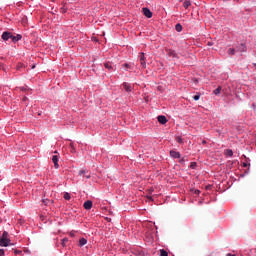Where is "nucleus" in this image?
Masks as SVG:
<instances>
[{
	"label": "nucleus",
	"instance_id": "obj_1",
	"mask_svg": "<svg viewBox=\"0 0 256 256\" xmlns=\"http://www.w3.org/2000/svg\"><path fill=\"white\" fill-rule=\"evenodd\" d=\"M11 239H9V232L4 231L0 238V247H9Z\"/></svg>",
	"mask_w": 256,
	"mask_h": 256
},
{
	"label": "nucleus",
	"instance_id": "obj_2",
	"mask_svg": "<svg viewBox=\"0 0 256 256\" xmlns=\"http://www.w3.org/2000/svg\"><path fill=\"white\" fill-rule=\"evenodd\" d=\"M140 65H141L142 69H145V67H147L145 53H140Z\"/></svg>",
	"mask_w": 256,
	"mask_h": 256
},
{
	"label": "nucleus",
	"instance_id": "obj_3",
	"mask_svg": "<svg viewBox=\"0 0 256 256\" xmlns=\"http://www.w3.org/2000/svg\"><path fill=\"white\" fill-rule=\"evenodd\" d=\"M142 13L145 17H147V19H151V17H153V12H151L149 8H143Z\"/></svg>",
	"mask_w": 256,
	"mask_h": 256
},
{
	"label": "nucleus",
	"instance_id": "obj_4",
	"mask_svg": "<svg viewBox=\"0 0 256 256\" xmlns=\"http://www.w3.org/2000/svg\"><path fill=\"white\" fill-rule=\"evenodd\" d=\"M78 175H80V176L84 175L86 177V179H91V174L89 173V171L87 169L79 170Z\"/></svg>",
	"mask_w": 256,
	"mask_h": 256
},
{
	"label": "nucleus",
	"instance_id": "obj_5",
	"mask_svg": "<svg viewBox=\"0 0 256 256\" xmlns=\"http://www.w3.org/2000/svg\"><path fill=\"white\" fill-rule=\"evenodd\" d=\"M13 33L11 32H3L2 39L3 41H9V39H12Z\"/></svg>",
	"mask_w": 256,
	"mask_h": 256
},
{
	"label": "nucleus",
	"instance_id": "obj_6",
	"mask_svg": "<svg viewBox=\"0 0 256 256\" xmlns=\"http://www.w3.org/2000/svg\"><path fill=\"white\" fill-rule=\"evenodd\" d=\"M167 55L168 57H170L171 59H179V56L175 53L174 50L169 49L167 50Z\"/></svg>",
	"mask_w": 256,
	"mask_h": 256
},
{
	"label": "nucleus",
	"instance_id": "obj_7",
	"mask_svg": "<svg viewBox=\"0 0 256 256\" xmlns=\"http://www.w3.org/2000/svg\"><path fill=\"white\" fill-rule=\"evenodd\" d=\"M236 50H237L239 53H245V52H247V46H245V44H239V45L236 47Z\"/></svg>",
	"mask_w": 256,
	"mask_h": 256
},
{
	"label": "nucleus",
	"instance_id": "obj_8",
	"mask_svg": "<svg viewBox=\"0 0 256 256\" xmlns=\"http://www.w3.org/2000/svg\"><path fill=\"white\" fill-rule=\"evenodd\" d=\"M83 207H84V209L89 211L90 209L93 208V202L91 200H88V201L84 202Z\"/></svg>",
	"mask_w": 256,
	"mask_h": 256
},
{
	"label": "nucleus",
	"instance_id": "obj_9",
	"mask_svg": "<svg viewBox=\"0 0 256 256\" xmlns=\"http://www.w3.org/2000/svg\"><path fill=\"white\" fill-rule=\"evenodd\" d=\"M52 162L54 163L55 169H59V156L57 155L52 156Z\"/></svg>",
	"mask_w": 256,
	"mask_h": 256
},
{
	"label": "nucleus",
	"instance_id": "obj_10",
	"mask_svg": "<svg viewBox=\"0 0 256 256\" xmlns=\"http://www.w3.org/2000/svg\"><path fill=\"white\" fill-rule=\"evenodd\" d=\"M170 157H173V159H180L181 158V154L175 150H171L170 151Z\"/></svg>",
	"mask_w": 256,
	"mask_h": 256
},
{
	"label": "nucleus",
	"instance_id": "obj_11",
	"mask_svg": "<svg viewBox=\"0 0 256 256\" xmlns=\"http://www.w3.org/2000/svg\"><path fill=\"white\" fill-rule=\"evenodd\" d=\"M158 119V123H160L161 125H165V123H167V117L160 115L157 117Z\"/></svg>",
	"mask_w": 256,
	"mask_h": 256
},
{
	"label": "nucleus",
	"instance_id": "obj_12",
	"mask_svg": "<svg viewBox=\"0 0 256 256\" xmlns=\"http://www.w3.org/2000/svg\"><path fill=\"white\" fill-rule=\"evenodd\" d=\"M21 39H23V36H21V34H18V35H16V36H13V35H12L11 41H12L13 43H17V41H21Z\"/></svg>",
	"mask_w": 256,
	"mask_h": 256
},
{
	"label": "nucleus",
	"instance_id": "obj_13",
	"mask_svg": "<svg viewBox=\"0 0 256 256\" xmlns=\"http://www.w3.org/2000/svg\"><path fill=\"white\" fill-rule=\"evenodd\" d=\"M123 88L125 89V91H127V93H131V84L130 83L124 82Z\"/></svg>",
	"mask_w": 256,
	"mask_h": 256
},
{
	"label": "nucleus",
	"instance_id": "obj_14",
	"mask_svg": "<svg viewBox=\"0 0 256 256\" xmlns=\"http://www.w3.org/2000/svg\"><path fill=\"white\" fill-rule=\"evenodd\" d=\"M104 67H105V69H108V71H113V65H111V63H109V62H106L104 64Z\"/></svg>",
	"mask_w": 256,
	"mask_h": 256
},
{
	"label": "nucleus",
	"instance_id": "obj_15",
	"mask_svg": "<svg viewBox=\"0 0 256 256\" xmlns=\"http://www.w3.org/2000/svg\"><path fill=\"white\" fill-rule=\"evenodd\" d=\"M183 7L185 9H189V7H191V1L185 0L184 3H183Z\"/></svg>",
	"mask_w": 256,
	"mask_h": 256
},
{
	"label": "nucleus",
	"instance_id": "obj_16",
	"mask_svg": "<svg viewBox=\"0 0 256 256\" xmlns=\"http://www.w3.org/2000/svg\"><path fill=\"white\" fill-rule=\"evenodd\" d=\"M79 245H80V247H83L84 245H87V239L81 238L79 240Z\"/></svg>",
	"mask_w": 256,
	"mask_h": 256
},
{
	"label": "nucleus",
	"instance_id": "obj_17",
	"mask_svg": "<svg viewBox=\"0 0 256 256\" xmlns=\"http://www.w3.org/2000/svg\"><path fill=\"white\" fill-rule=\"evenodd\" d=\"M175 29L178 33H181L183 31V26L181 24H176Z\"/></svg>",
	"mask_w": 256,
	"mask_h": 256
},
{
	"label": "nucleus",
	"instance_id": "obj_18",
	"mask_svg": "<svg viewBox=\"0 0 256 256\" xmlns=\"http://www.w3.org/2000/svg\"><path fill=\"white\" fill-rule=\"evenodd\" d=\"M160 256H169V253L165 249L160 250Z\"/></svg>",
	"mask_w": 256,
	"mask_h": 256
},
{
	"label": "nucleus",
	"instance_id": "obj_19",
	"mask_svg": "<svg viewBox=\"0 0 256 256\" xmlns=\"http://www.w3.org/2000/svg\"><path fill=\"white\" fill-rule=\"evenodd\" d=\"M227 53L228 55H235V48H229Z\"/></svg>",
	"mask_w": 256,
	"mask_h": 256
},
{
	"label": "nucleus",
	"instance_id": "obj_20",
	"mask_svg": "<svg viewBox=\"0 0 256 256\" xmlns=\"http://www.w3.org/2000/svg\"><path fill=\"white\" fill-rule=\"evenodd\" d=\"M64 199H65L66 201H69V200L71 199V194H69L68 192H66V193L64 194Z\"/></svg>",
	"mask_w": 256,
	"mask_h": 256
},
{
	"label": "nucleus",
	"instance_id": "obj_21",
	"mask_svg": "<svg viewBox=\"0 0 256 256\" xmlns=\"http://www.w3.org/2000/svg\"><path fill=\"white\" fill-rule=\"evenodd\" d=\"M221 93V86H219L218 88H216L215 90H214V94L215 95H219Z\"/></svg>",
	"mask_w": 256,
	"mask_h": 256
},
{
	"label": "nucleus",
	"instance_id": "obj_22",
	"mask_svg": "<svg viewBox=\"0 0 256 256\" xmlns=\"http://www.w3.org/2000/svg\"><path fill=\"white\" fill-rule=\"evenodd\" d=\"M194 101H199V99H201V94H196L194 97H193Z\"/></svg>",
	"mask_w": 256,
	"mask_h": 256
},
{
	"label": "nucleus",
	"instance_id": "obj_23",
	"mask_svg": "<svg viewBox=\"0 0 256 256\" xmlns=\"http://www.w3.org/2000/svg\"><path fill=\"white\" fill-rule=\"evenodd\" d=\"M195 167H197V162H191L190 168L195 169Z\"/></svg>",
	"mask_w": 256,
	"mask_h": 256
},
{
	"label": "nucleus",
	"instance_id": "obj_24",
	"mask_svg": "<svg viewBox=\"0 0 256 256\" xmlns=\"http://www.w3.org/2000/svg\"><path fill=\"white\" fill-rule=\"evenodd\" d=\"M176 141H177V143H183V138L182 137H176Z\"/></svg>",
	"mask_w": 256,
	"mask_h": 256
},
{
	"label": "nucleus",
	"instance_id": "obj_25",
	"mask_svg": "<svg viewBox=\"0 0 256 256\" xmlns=\"http://www.w3.org/2000/svg\"><path fill=\"white\" fill-rule=\"evenodd\" d=\"M61 13H67V8L65 6L60 8Z\"/></svg>",
	"mask_w": 256,
	"mask_h": 256
},
{
	"label": "nucleus",
	"instance_id": "obj_26",
	"mask_svg": "<svg viewBox=\"0 0 256 256\" xmlns=\"http://www.w3.org/2000/svg\"><path fill=\"white\" fill-rule=\"evenodd\" d=\"M227 155L229 157H233V150H227Z\"/></svg>",
	"mask_w": 256,
	"mask_h": 256
},
{
	"label": "nucleus",
	"instance_id": "obj_27",
	"mask_svg": "<svg viewBox=\"0 0 256 256\" xmlns=\"http://www.w3.org/2000/svg\"><path fill=\"white\" fill-rule=\"evenodd\" d=\"M43 203L46 205H49V203H51V200L49 199H43Z\"/></svg>",
	"mask_w": 256,
	"mask_h": 256
},
{
	"label": "nucleus",
	"instance_id": "obj_28",
	"mask_svg": "<svg viewBox=\"0 0 256 256\" xmlns=\"http://www.w3.org/2000/svg\"><path fill=\"white\" fill-rule=\"evenodd\" d=\"M67 241H69V239H67V238L62 239V245H65L67 243Z\"/></svg>",
	"mask_w": 256,
	"mask_h": 256
},
{
	"label": "nucleus",
	"instance_id": "obj_29",
	"mask_svg": "<svg viewBox=\"0 0 256 256\" xmlns=\"http://www.w3.org/2000/svg\"><path fill=\"white\" fill-rule=\"evenodd\" d=\"M123 67H126V69H131V65L129 64H124Z\"/></svg>",
	"mask_w": 256,
	"mask_h": 256
},
{
	"label": "nucleus",
	"instance_id": "obj_30",
	"mask_svg": "<svg viewBox=\"0 0 256 256\" xmlns=\"http://www.w3.org/2000/svg\"><path fill=\"white\" fill-rule=\"evenodd\" d=\"M3 255H5V250L0 249V256H3Z\"/></svg>",
	"mask_w": 256,
	"mask_h": 256
},
{
	"label": "nucleus",
	"instance_id": "obj_31",
	"mask_svg": "<svg viewBox=\"0 0 256 256\" xmlns=\"http://www.w3.org/2000/svg\"><path fill=\"white\" fill-rule=\"evenodd\" d=\"M14 253H15V255H19V254H21V251L20 250H15Z\"/></svg>",
	"mask_w": 256,
	"mask_h": 256
},
{
	"label": "nucleus",
	"instance_id": "obj_32",
	"mask_svg": "<svg viewBox=\"0 0 256 256\" xmlns=\"http://www.w3.org/2000/svg\"><path fill=\"white\" fill-rule=\"evenodd\" d=\"M70 147H71L72 151H75V146H73V143L70 144Z\"/></svg>",
	"mask_w": 256,
	"mask_h": 256
},
{
	"label": "nucleus",
	"instance_id": "obj_33",
	"mask_svg": "<svg viewBox=\"0 0 256 256\" xmlns=\"http://www.w3.org/2000/svg\"><path fill=\"white\" fill-rule=\"evenodd\" d=\"M195 195H199V193H201V191H199V190H195Z\"/></svg>",
	"mask_w": 256,
	"mask_h": 256
},
{
	"label": "nucleus",
	"instance_id": "obj_34",
	"mask_svg": "<svg viewBox=\"0 0 256 256\" xmlns=\"http://www.w3.org/2000/svg\"><path fill=\"white\" fill-rule=\"evenodd\" d=\"M202 145H207V141H206V140H203V141H202Z\"/></svg>",
	"mask_w": 256,
	"mask_h": 256
},
{
	"label": "nucleus",
	"instance_id": "obj_35",
	"mask_svg": "<svg viewBox=\"0 0 256 256\" xmlns=\"http://www.w3.org/2000/svg\"><path fill=\"white\" fill-rule=\"evenodd\" d=\"M147 198H148L150 201H153V197L148 196Z\"/></svg>",
	"mask_w": 256,
	"mask_h": 256
},
{
	"label": "nucleus",
	"instance_id": "obj_36",
	"mask_svg": "<svg viewBox=\"0 0 256 256\" xmlns=\"http://www.w3.org/2000/svg\"><path fill=\"white\" fill-rule=\"evenodd\" d=\"M23 101H27V97L26 96L23 97Z\"/></svg>",
	"mask_w": 256,
	"mask_h": 256
},
{
	"label": "nucleus",
	"instance_id": "obj_37",
	"mask_svg": "<svg viewBox=\"0 0 256 256\" xmlns=\"http://www.w3.org/2000/svg\"><path fill=\"white\" fill-rule=\"evenodd\" d=\"M149 193H153V188L149 189Z\"/></svg>",
	"mask_w": 256,
	"mask_h": 256
},
{
	"label": "nucleus",
	"instance_id": "obj_38",
	"mask_svg": "<svg viewBox=\"0 0 256 256\" xmlns=\"http://www.w3.org/2000/svg\"><path fill=\"white\" fill-rule=\"evenodd\" d=\"M243 167H247V163H243Z\"/></svg>",
	"mask_w": 256,
	"mask_h": 256
},
{
	"label": "nucleus",
	"instance_id": "obj_39",
	"mask_svg": "<svg viewBox=\"0 0 256 256\" xmlns=\"http://www.w3.org/2000/svg\"><path fill=\"white\" fill-rule=\"evenodd\" d=\"M227 256H233L232 254L228 253Z\"/></svg>",
	"mask_w": 256,
	"mask_h": 256
},
{
	"label": "nucleus",
	"instance_id": "obj_40",
	"mask_svg": "<svg viewBox=\"0 0 256 256\" xmlns=\"http://www.w3.org/2000/svg\"><path fill=\"white\" fill-rule=\"evenodd\" d=\"M32 69H35V65L32 66Z\"/></svg>",
	"mask_w": 256,
	"mask_h": 256
},
{
	"label": "nucleus",
	"instance_id": "obj_41",
	"mask_svg": "<svg viewBox=\"0 0 256 256\" xmlns=\"http://www.w3.org/2000/svg\"><path fill=\"white\" fill-rule=\"evenodd\" d=\"M180 2H183V1H185V0H179Z\"/></svg>",
	"mask_w": 256,
	"mask_h": 256
},
{
	"label": "nucleus",
	"instance_id": "obj_42",
	"mask_svg": "<svg viewBox=\"0 0 256 256\" xmlns=\"http://www.w3.org/2000/svg\"><path fill=\"white\" fill-rule=\"evenodd\" d=\"M51 1L55 2V0H51Z\"/></svg>",
	"mask_w": 256,
	"mask_h": 256
}]
</instances>
